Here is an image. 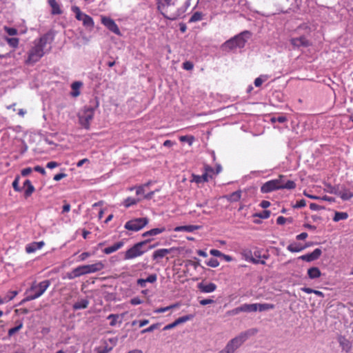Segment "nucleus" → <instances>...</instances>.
<instances>
[{
    "label": "nucleus",
    "instance_id": "obj_1",
    "mask_svg": "<svg viewBox=\"0 0 353 353\" xmlns=\"http://www.w3.org/2000/svg\"><path fill=\"white\" fill-rule=\"evenodd\" d=\"M54 39V35L51 32H48L41 36L38 42H35V45L28 52V57L26 60L27 63H35L45 54L44 48L48 43H51Z\"/></svg>",
    "mask_w": 353,
    "mask_h": 353
},
{
    "label": "nucleus",
    "instance_id": "obj_2",
    "mask_svg": "<svg viewBox=\"0 0 353 353\" xmlns=\"http://www.w3.org/2000/svg\"><path fill=\"white\" fill-rule=\"evenodd\" d=\"M251 33L249 31H243L233 38L226 41L221 46L223 51L229 52L236 48H242L245 46L247 40L250 38Z\"/></svg>",
    "mask_w": 353,
    "mask_h": 353
},
{
    "label": "nucleus",
    "instance_id": "obj_3",
    "mask_svg": "<svg viewBox=\"0 0 353 353\" xmlns=\"http://www.w3.org/2000/svg\"><path fill=\"white\" fill-rule=\"evenodd\" d=\"M92 105L85 106L83 111L78 114L79 123L85 129H89L90 122L92 120L94 110L99 106L97 98L90 101Z\"/></svg>",
    "mask_w": 353,
    "mask_h": 353
},
{
    "label": "nucleus",
    "instance_id": "obj_4",
    "mask_svg": "<svg viewBox=\"0 0 353 353\" xmlns=\"http://www.w3.org/2000/svg\"><path fill=\"white\" fill-rule=\"evenodd\" d=\"M250 330L241 332L228 341L225 347L217 353H234L235 351L248 339Z\"/></svg>",
    "mask_w": 353,
    "mask_h": 353
},
{
    "label": "nucleus",
    "instance_id": "obj_5",
    "mask_svg": "<svg viewBox=\"0 0 353 353\" xmlns=\"http://www.w3.org/2000/svg\"><path fill=\"white\" fill-rule=\"evenodd\" d=\"M151 241V239H146L138 242L127 250L124 253V260H130L140 256L146 252L145 246Z\"/></svg>",
    "mask_w": 353,
    "mask_h": 353
},
{
    "label": "nucleus",
    "instance_id": "obj_6",
    "mask_svg": "<svg viewBox=\"0 0 353 353\" xmlns=\"http://www.w3.org/2000/svg\"><path fill=\"white\" fill-rule=\"evenodd\" d=\"M175 0H157V8L161 11V14L163 17L169 20L174 21L178 19L181 14L179 13V10L176 12H172L169 14H166L168 12L165 9L172 5H174Z\"/></svg>",
    "mask_w": 353,
    "mask_h": 353
},
{
    "label": "nucleus",
    "instance_id": "obj_7",
    "mask_svg": "<svg viewBox=\"0 0 353 353\" xmlns=\"http://www.w3.org/2000/svg\"><path fill=\"white\" fill-rule=\"evenodd\" d=\"M148 223V219L146 217L137 218L126 222L124 228L128 230L137 232L145 226Z\"/></svg>",
    "mask_w": 353,
    "mask_h": 353
},
{
    "label": "nucleus",
    "instance_id": "obj_8",
    "mask_svg": "<svg viewBox=\"0 0 353 353\" xmlns=\"http://www.w3.org/2000/svg\"><path fill=\"white\" fill-rule=\"evenodd\" d=\"M50 281L45 280L37 284L35 282L32 283V286L27 290V292H34V294L40 293V296L45 292L47 288L50 286Z\"/></svg>",
    "mask_w": 353,
    "mask_h": 353
},
{
    "label": "nucleus",
    "instance_id": "obj_9",
    "mask_svg": "<svg viewBox=\"0 0 353 353\" xmlns=\"http://www.w3.org/2000/svg\"><path fill=\"white\" fill-rule=\"evenodd\" d=\"M281 189V179L270 180L265 182L261 188L263 193H268Z\"/></svg>",
    "mask_w": 353,
    "mask_h": 353
},
{
    "label": "nucleus",
    "instance_id": "obj_10",
    "mask_svg": "<svg viewBox=\"0 0 353 353\" xmlns=\"http://www.w3.org/2000/svg\"><path fill=\"white\" fill-rule=\"evenodd\" d=\"M101 23L111 32L120 34V30L113 19L107 17H102Z\"/></svg>",
    "mask_w": 353,
    "mask_h": 353
},
{
    "label": "nucleus",
    "instance_id": "obj_11",
    "mask_svg": "<svg viewBox=\"0 0 353 353\" xmlns=\"http://www.w3.org/2000/svg\"><path fill=\"white\" fill-rule=\"evenodd\" d=\"M322 251L320 248H316L312 252L302 255L299 257L302 261L311 262L317 260L321 255Z\"/></svg>",
    "mask_w": 353,
    "mask_h": 353
},
{
    "label": "nucleus",
    "instance_id": "obj_12",
    "mask_svg": "<svg viewBox=\"0 0 353 353\" xmlns=\"http://www.w3.org/2000/svg\"><path fill=\"white\" fill-rule=\"evenodd\" d=\"M291 44L296 48L300 47H308L311 45V43L305 36H301L299 37L292 38L290 40Z\"/></svg>",
    "mask_w": 353,
    "mask_h": 353
},
{
    "label": "nucleus",
    "instance_id": "obj_13",
    "mask_svg": "<svg viewBox=\"0 0 353 353\" xmlns=\"http://www.w3.org/2000/svg\"><path fill=\"white\" fill-rule=\"evenodd\" d=\"M174 250H177V248H171L170 249H159L153 252L152 259L155 261L159 260L160 259H163L165 255L172 253Z\"/></svg>",
    "mask_w": 353,
    "mask_h": 353
},
{
    "label": "nucleus",
    "instance_id": "obj_14",
    "mask_svg": "<svg viewBox=\"0 0 353 353\" xmlns=\"http://www.w3.org/2000/svg\"><path fill=\"white\" fill-rule=\"evenodd\" d=\"M197 288L201 292L211 293L216 290V285L214 283L205 284L203 282L197 284Z\"/></svg>",
    "mask_w": 353,
    "mask_h": 353
},
{
    "label": "nucleus",
    "instance_id": "obj_15",
    "mask_svg": "<svg viewBox=\"0 0 353 353\" xmlns=\"http://www.w3.org/2000/svg\"><path fill=\"white\" fill-rule=\"evenodd\" d=\"M338 342L341 347L342 350L345 352H349L352 349V344L350 341L343 336L338 337Z\"/></svg>",
    "mask_w": 353,
    "mask_h": 353
},
{
    "label": "nucleus",
    "instance_id": "obj_16",
    "mask_svg": "<svg viewBox=\"0 0 353 353\" xmlns=\"http://www.w3.org/2000/svg\"><path fill=\"white\" fill-rule=\"evenodd\" d=\"M241 255L242 256L243 259L245 261L250 262L252 263H256V258L254 257L252 252L249 248H243L241 251Z\"/></svg>",
    "mask_w": 353,
    "mask_h": 353
},
{
    "label": "nucleus",
    "instance_id": "obj_17",
    "mask_svg": "<svg viewBox=\"0 0 353 353\" xmlns=\"http://www.w3.org/2000/svg\"><path fill=\"white\" fill-rule=\"evenodd\" d=\"M44 245L43 241L32 242L26 247V251L27 253H32L36 250L41 249Z\"/></svg>",
    "mask_w": 353,
    "mask_h": 353
},
{
    "label": "nucleus",
    "instance_id": "obj_18",
    "mask_svg": "<svg viewBox=\"0 0 353 353\" xmlns=\"http://www.w3.org/2000/svg\"><path fill=\"white\" fill-rule=\"evenodd\" d=\"M209 177H212V176H209L208 174H207V173H204L201 176L192 174V179L190 181L195 182L196 183H204V182H208Z\"/></svg>",
    "mask_w": 353,
    "mask_h": 353
},
{
    "label": "nucleus",
    "instance_id": "obj_19",
    "mask_svg": "<svg viewBox=\"0 0 353 353\" xmlns=\"http://www.w3.org/2000/svg\"><path fill=\"white\" fill-rule=\"evenodd\" d=\"M201 228V225H181V226H177L174 228V231L176 232H192L196 230H199Z\"/></svg>",
    "mask_w": 353,
    "mask_h": 353
},
{
    "label": "nucleus",
    "instance_id": "obj_20",
    "mask_svg": "<svg viewBox=\"0 0 353 353\" xmlns=\"http://www.w3.org/2000/svg\"><path fill=\"white\" fill-rule=\"evenodd\" d=\"M123 245H124L123 241H118L116 243H114V245H112V246L105 248L103 250V252L105 254H111V253H112L114 252H116L117 250H118L121 248H122L123 246Z\"/></svg>",
    "mask_w": 353,
    "mask_h": 353
},
{
    "label": "nucleus",
    "instance_id": "obj_21",
    "mask_svg": "<svg viewBox=\"0 0 353 353\" xmlns=\"http://www.w3.org/2000/svg\"><path fill=\"white\" fill-rule=\"evenodd\" d=\"M23 187H26V189L24 192L25 198H28L31 196V194L34 192V187L32 185L31 181L28 179H26L23 183Z\"/></svg>",
    "mask_w": 353,
    "mask_h": 353
},
{
    "label": "nucleus",
    "instance_id": "obj_22",
    "mask_svg": "<svg viewBox=\"0 0 353 353\" xmlns=\"http://www.w3.org/2000/svg\"><path fill=\"white\" fill-rule=\"evenodd\" d=\"M307 275L310 279H315L321 276V272L319 268L312 267L307 270Z\"/></svg>",
    "mask_w": 353,
    "mask_h": 353
},
{
    "label": "nucleus",
    "instance_id": "obj_23",
    "mask_svg": "<svg viewBox=\"0 0 353 353\" xmlns=\"http://www.w3.org/2000/svg\"><path fill=\"white\" fill-rule=\"evenodd\" d=\"M48 2L50 6L52 8V14H61L62 13L59 5L57 3L56 0H48Z\"/></svg>",
    "mask_w": 353,
    "mask_h": 353
},
{
    "label": "nucleus",
    "instance_id": "obj_24",
    "mask_svg": "<svg viewBox=\"0 0 353 353\" xmlns=\"http://www.w3.org/2000/svg\"><path fill=\"white\" fill-rule=\"evenodd\" d=\"M89 305V301L87 299H81L80 301L75 303L72 308L74 310H78L81 309H85Z\"/></svg>",
    "mask_w": 353,
    "mask_h": 353
},
{
    "label": "nucleus",
    "instance_id": "obj_25",
    "mask_svg": "<svg viewBox=\"0 0 353 353\" xmlns=\"http://www.w3.org/2000/svg\"><path fill=\"white\" fill-rule=\"evenodd\" d=\"M224 197L230 202H236L239 201L241 197V191H235L229 195H225Z\"/></svg>",
    "mask_w": 353,
    "mask_h": 353
},
{
    "label": "nucleus",
    "instance_id": "obj_26",
    "mask_svg": "<svg viewBox=\"0 0 353 353\" xmlns=\"http://www.w3.org/2000/svg\"><path fill=\"white\" fill-rule=\"evenodd\" d=\"M82 85H83V83L81 81L73 82L71 85L72 89L71 95L74 97H78L80 94L79 89Z\"/></svg>",
    "mask_w": 353,
    "mask_h": 353
},
{
    "label": "nucleus",
    "instance_id": "obj_27",
    "mask_svg": "<svg viewBox=\"0 0 353 353\" xmlns=\"http://www.w3.org/2000/svg\"><path fill=\"white\" fill-rule=\"evenodd\" d=\"M165 230V228L164 227L161 228H153L149 231L144 232L142 234V236L143 237H147L149 236H155V235H157V234H159L163 232Z\"/></svg>",
    "mask_w": 353,
    "mask_h": 353
},
{
    "label": "nucleus",
    "instance_id": "obj_28",
    "mask_svg": "<svg viewBox=\"0 0 353 353\" xmlns=\"http://www.w3.org/2000/svg\"><path fill=\"white\" fill-rule=\"evenodd\" d=\"M281 179V189L292 190L296 188V183L293 181L288 180L286 183H283L282 179L283 176L280 175Z\"/></svg>",
    "mask_w": 353,
    "mask_h": 353
},
{
    "label": "nucleus",
    "instance_id": "obj_29",
    "mask_svg": "<svg viewBox=\"0 0 353 353\" xmlns=\"http://www.w3.org/2000/svg\"><path fill=\"white\" fill-rule=\"evenodd\" d=\"M275 305L271 303H256V310L259 312L267 311L274 309Z\"/></svg>",
    "mask_w": 353,
    "mask_h": 353
},
{
    "label": "nucleus",
    "instance_id": "obj_30",
    "mask_svg": "<svg viewBox=\"0 0 353 353\" xmlns=\"http://www.w3.org/2000/svg\"><path fill=\"white\" fill-rule=\"evenodd\" d=\"M339 196L342 200L347 201L353 197V192L347 189H343L339 193Z\"/></svg>",
    "mask_w": 353,
    "mask_h": 353
},
{
    "label": "nucleus",
    "instance_id": "obj_31",
    "mask_svg": "<svg viewBox=\"0 0 353 353\" xmlns=\"http://www.w3.org/2000/svg\"><path fill=\"white\" fill-rule=\"evenodd\" d=\"M82 21H83V25L85 28H90V29L93 28L94 21H93L92 18L91 17H90L89 15H88V14L84 15V17L82 18Z\"/></svg>",
    "mask_w": 353,
    "mask_h": 353
},
{
    "label": "nucleus",
    "instance_id": "obj_32",
    "mask_svg": "<svg viewBox=\"0 0 353 353\" xmlns=\"http://www.w3.org/2000/svg\"><path fill=\"white\" fill-rule=\"evenodd\" d=\"M72 11L75 13V17L78 21H82V18L84 17V15L86 14L83 13L80 8L78 6H74L71 8Z\"/></svg>",
    "mask_w": 353,
    "mask_h": 353
},
{
    "label": "nucleus",
    "instance_id": "obj_33",
    "mask_svg": "<svg viewBox=\"0 0 353 353\" xmlns=\"http://www.w3.org/2000/svg\"><path fill=\"white\" fill-rule=\"evenodd\" d=\"M243 312H256V303L248 304L245 303L242 305Z\"/></svg>",
    "mask_w": 353,
    "mask_h": 353
},
{
    "label": "nucleus",
    "instance_id": "obj_34",
    "mask_svg": "<svg viewBox=\"0 0 353 353\" xmlns=\"http://www.w3.org/2000/svg\"><path fill=\"white\" fill-rule=\"evenodd\" d=\"M287 249L291 252H299L303 250L305 247L298 245L296 243H291L288 246Z\"/></svg>",
    "mask_w": 353,
    "mask_h": 353
},
{
    "label": "nucleus",
    "instance_id": "obj_35",
    "mask_svg": "<svg viewBox=\"0 0 353 353\" xmlns=\"http://www.w3.org/2000/svg\"><path fill=\"white\" fill-rule=\"evenodd\" d=\"M348 215L346 212H335L334 216L333 218L334 221L337 222L341 220H345L347 218Z\"/></svg>",
    "mask_w": 353,
    "mask_h": 353
},
{
    "label": "nucleus",
    "instance_id": "obj_36",
    "mask_svg": "<svg viewBox=\"0 0 353 353\" xmlns=\"http://www.w3.org/2000/svg\"><path fill=\"white\" fill-rule=\"evenodd\" d=\"M301 290L303 292H305L307 294H315L316 295L320 296V297H323L324 296V294L321 291H319V290H313L312 288H306V287H303L301 288Z\"/></svg>",
    "mask_w": 353,
    "mask_h": 353
},
{
    "label": "nucleus",
    "instance_id": "obj_37",
    "mask_svg": "<svg viewBox=\"0 0 353 353\" xmlns=\"http://www.w3.org/2000/svg\"><path fill=\"white\" fill-rule=\"evenodd\" d=\"M193 318H194V315L189 314V315L181 316V317L178 318L177 319H176L174 321H175V323L178 325L188 321H190V320L192 319Z\"/></svg>",
    "mask_w": 353,
    "mask_h": 353
},
{
    "label": "nucleus",
    "instance_id": "obj_38",
    "mask_svg": "<svg viewBox=\"0 0 353 353\" xmlns=\"http://www.w3.org/2000/svg\"><path fill=\"white\" fill-rule=\"evenodd\" d=\"M18 294V291H9L7 294L2 299L4 301V303H7L11 300H12Z\"/></svg>",
    "mask_w": 353,
    "mask_h": 353
},
{
    "label": "nucleus",
    "instance_id": "obj_39",
    "mask_svg": "<svg viewBox=\"0 0 353 353\" xmlns=\"http://www.w3.org/2000/svg\"><path fill=\"white\" fill-rule=\"evenodd\" d=\"M203 14L201 12H194L189 19L190 23H194L202 20Z\"/></svg>",
    "mask_w": 353,
    "mask_h": 353
},
{
    "label": "nucleus",
    "instance_id": "obj_40",
    "mask_svg": "<svg viewBox=\"0 0 353 353\" xmlns=\"http://www.w3.org/2000/svg\"><path fill=\"white\" fill-rule=\"evenodd\" d=\"M5 40L7 41V43L9 44L10 46L12 48H17L19 45V39L18 38H9L8 37H5Z\"/></svg>",
    "mask_w": 353,
    "mask_h": 353
},
{
    "label": "nucleus",
    "instance_id": "obj_41",
    "mask_svg": "<svg viewBox=\"0 0 353 353\" xmlns=\"http://www.w3.org/2000/svg\"><path fill=\"white\" fill-rule=\"evenodd\" d=\"M140 199H136L131 197H128L126 199H125L123 203L125 208H129L131 205L137 204L138 202H139Z\"/></svg>",
    "mask_w": 353,
    "mask_h": 353
},
{
    "label": "nucleus",
    "instance_id": "obj_42",
    "mask_svg": "<svg viewBox=\"0 0 353 353\" xmlns=\"http://www.w3.org/2000/svg\"><path fill=\"white\" fill-rule=\"evenodd\" d=\"M92 273L101 270L104 268V265L101 262H98L90 265Z\"/></svg>",
    "mask_w": 353,
    "mask_h": 353
},
{
    "label": "nucleus",
    "instance_id": "obj_43",
    "mask_svg": "<svg viewBox=\"0 0 353 353\" xmlns=\"http://www.w3.org/2000/svg\"><path fill=\"white\" fill-rule=\"evenodd\" d=\"M119 316H120L119 314H110L107 317V319L111 320V321L110 323V325L112 327L116 325V324L117 323V320L119 318Z\"/></svg>",
    "mask_w": 353,
    "mask_h": 353
},
{
    "label": "nucleus",
    "instance_id": "obj_44",
    "mask_svg": "<svg viewBox=\"0 0 353 353\" xmlns=\"http://www.w3.org/2000/svg\"><path fill=\"white\" fill-rule=\"evenodd\" d=\"M159 325L160 324L159 323H154V324H152L151 325L150 327L145 328V329H143L141 331V334H145V333H147V332H153L154 330L156 329H158L159 327Z\"/></svg>",
    "mask_w": 353,
    "mask_h": 353
},
{
    "label": "nucleus",
    "instance_id": "obj_45",
    "mask_svg": "<svg viewBox=\"0 0 353 353\" xmlns=\"http://www.w3.org/2000/svg\"><path fill=\"white\" fill-rule=\"evenodd\" d=\"M19 176H17L12 182V188L16 192H21L22 188H21L19 185Z\"/></svg>",
    "mask_w": 353,
    "mask_h": 353
},
{
    "label": "nucleus",
    "instance_id": "obj_46",
    "mask_svg": "<svg viewBox=\"0 0 353 353\" xmlns=\"http://www.w3.org/2000/svg\"><path fill=\"white\" fill-rule=\"evenodd\" d=\"M177 306H178V304L176 303V304L170 305L165 307H160V308L157 309L155 311V312L163 313V312L170 310V309L176 307Z\"/></svg>",
    "mask_w": 353,
    "mask_h": 353
},
{
    "label": "nucleus",
    "instance_id": "obj_47",
    "mask_svg": "<svg viewBox=\"0 0 353 353\" xmlns=\"http://www.w3.org/2000/svg\"><path fill=\"white\" fill-rule=\"evenodd\" d=\"M270 216V210H263L260 213H257L255 214V216H258L261 219H268Z\"/></svg>",
    "mask_w": 353,
    "mask_h": 353
},
{
    "label": "nucleus",
    "instance_id": "obj_48",
    "mask_svg": "<svg viewBox=\"0 0 353 353\" xmlns=\"http://www.w3.org/2000/svg\"><path fill=\"white\" fill-rule=\"evenodd\" d=\"M4 30L6 31V33H8V34L10 36L16 35L18 33L17 30L14 28H9L7 26H4Z\"/></svg>",
    "mask_w": 353,
    "mask_h": 353
},
{
    "label": "nucleus",
    "instance_id": "obj_49",
    "mask_svg": "<svg viewBox=\"0 0 353 353\" xmlns=\"http://www.w3.org/2000/svg\"><path fill=\"white\" fill-rule=\"evenodd\" d=\"M206 264L212 268H216L219 265V262L217 259L211 258L208 261L206 262Z\"/></svg>",
    "mask_w": 353,
    "mask_h": 353
},
{
    "label": "nucleus",
    "instance_id": "obj_50",
    "mask_svg": "<svg viewBox=\"0 0 353 353\" xmlns=\"http://www.w3.org/2000/svg\"><path fill=\"white\" fill-rule=\"evenodd\" d=\"M74 274H75L77 277L84 275L83 265H80L74 269H73Z\"/></svg>",
    "mask_w": 353,
    "mask_h": 353
},
{
    "label": "nucleus",
    "instance_id": "obj_51",
    "mask_svg": "<svg viewBox=\"0 0 353 353\" xmlns=\"http://www.w3.org/2000/svg\"><path fill=\"white\" fill-rule=\"evenodd\" d=\"M194 65L192 62L190 61H186L183 63V68L186 70H191L193 69Z\"/></svg>",
    "mask_w": 353,
    "mask_h": 353
},
{
    "label": "nucleus",
    "instance_id": "obj_52",
    "mask_svg": "<svg viewBox=\"0 0 353 353\" xmlns=\"http://www.w3.org/2000/svg\"><path fill=\"white\" fill-rule=\"evenodd\" d=\"M157 279V276L156 274H152L145 279L146 282L151 283L156 282Z\"/></svg>",
    "mask_w": 353,
    "mask_h": 353
},
{
    "label": "nucleus",
    "instance_id": "obj_53",
    "mask_svg": "<svg viewBox=\"0 0 353 353\" xmlns=\"http://www.w3.org/2000/svg\"><path fill=\"white\" fill-rule=\"evenodd\" d=\"M305 205H306L305 200L301 199V200L297 201L296 203L294 205H293V208H301L305 207Z\"/></svg>",
    "mask_w": 353,
    "mask_h": 353
},
{
    "label": "nucleus",
    "instance_id": "obj_54",
    "mask_svg": "<svg viewBox=\"0 0 353 353\" xmlns=\"http://www.w3.org/2000/svg\"><path fill=\"white\" fill-rule=\"evenodd\" d=\"M214 303V301L213 299H202V300H201L199 301V303L201 305H206L212 304V303Z\"/></svg>",
    "mask_w": 353,
    "mask_h": 353
},
{
    "label": "nucleus",
    "instance_id": "obj_55",
    "mask_svg": "<svg viewBox=\"0 0 353 353\" xmlns=\"http://www.w3.org/2000/svg\"><path fill=\"white\" fill-rule=\"evenodd\" d=\"M242 312H243V306L241 305V306L237 307L233 309L232 310H231L230 312V313L232 315H236Z\"/></svg>",
    "mask_w": 353,
    "mask_h": 353
},
{
    "label": "nucleus",
    "instance_id": "obj_56",
    "mask_svg": "<svg viewBox=\"0 0 353 353\" xmlns=\"http://www.w3.org/2000/svg\"><path fill=\"white\" fill-rule=\"evenodd\" d=\"M32 172V169L30 167L26 168L21 170V175L23 176H26L29 175Z\"/></svg>",
    "mask_w": 353,
    "mask_h": 353
},
{
    "label": "nucleus",
    "instance_id": "obj_57",
    "mask_svg": "<svg viewBox=\"0 0 353 353\" xmlns=\"http://www.w3.org/2000/svg\"><path fill=\"white\" fill-rule=\"evenodd\" d=\"M310 208L312 210H319L324 209L325 208L323 206L319 205L316 203H311L310 204Z\"/></svg>",
    "mask_w": 353,
    "mask_h": 353
},
{
    "label": "nucleus",
    "instance_id": "obj_58",
    "mask_svg": "<svg viewBox=\"0 0 353 353\" xmlns=\"http://www.w3.org/2000/svg\"><path fill=\"white\" fill-rule=\"evenodd\" d=\"M34 170L35 172H38L41 173L42 175H45L46 174L45 169L40 165L35 166L34 168Z\"/></svg>",
    "mask_w": 353,
    "mask_h": 353
},
{
    "label": "nucleus",
    "instance_id": "obj_59",
    "mask_svg": "<svg viewBox=\"0 0 353 353\" xmlns=\"http://www.w3.org/2000/svg\"><path fill=\"white\" fill-rule=\"evenodd\" d=\"M210 253L214 256L221 257L222 256V252L215 249L210 250Z\"/></svg>",
    "mask_w": 353,
    "mask_h": 353
},
{
    "label": "nucleus",
    "instance_id": "obj_60",
    "mask_svg": "<svg viewBox=\"0 0 353 353\" xmlns=\"http://www.w3.org/2000/svg\"><path fill=\"white\" fill-rule=\"evenodd\" d=\"M276 121H277L278 122L282 123H284L285 121H287V118L285 117H283V116H280L277 118H272V122H275Z\"/></svg>",
    "mask_w": 353,
    "mask_h": 353
},
{
    "label": "nucleus",
    "instance_id": "obj_61",
    "mask_svg": "<svg viewBox=\"0 0 353 353\" xmlns=\"http://www.w3.org/2000/svg\"><path fill=\"white\" fill-rule=\"evenodd\" d=\"M142 301L139 297H134L130 300V303L133 305H137L142 303Z\"/></svg>",
    "mask_w": 353,
    "mask_h": 353
},
{
    "label": "nucleus",
    "instance_id": "obj_62",
    "mask_svg": "<svg viewBox=\"0 0 353 353\" xmlns=\"http://www.w3.org/2000/svg\"><path fill=\"white\" fill-rule=\"evenodd\" d=\"M59 163L56 161H50L47 163L46 167L49 169H53L59 166Z\"/></svg>",
    "mask_w": 353,
    "mask_h": 353
},
{
    "label": "nucleus",
    "instance_id": "obj_63",
    "mask_svg": "<svg viewBox=\"0 0 353 353\" xmlns=\"http://www.w3.org/2000/svg\"><path fill=\"white\" fill-rule=\"evenodd\" d=\"M146 280L144 279H139L137 281V283L139 286L141 288H145L146 287Z\"/></svg>",
    "mask_w": 353,
    "mask_h": 353
},
{
    "label": "nucleus",
    "instance_id": "obj_64",
    "mask_svg": "<svg viewBox=\"0 0 353 353\" xmlns=\"http://www.w3.org/2000/svg\"><path fill=\"white\" fill-rule=\"evenodd\" d=\"M66 176H67L66 174H65V173H59V174H57L54 175V180L58 181H60L61 179H63V178H65Z\"/></svg>",
    "mask_w": 353,
    "mask_h": 353
}]
</instances>
